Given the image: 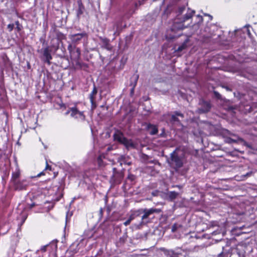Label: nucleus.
I'll list each match as a JSON object with an SVG mask.
<instances>
[{
	"label": "nucleus",
	"instance_id": "f257e3e1",
	"mask_svg": "<svg viewBox=\"0 0 257 257\" xmlns=\"http://www.w3.org/2000/svg\"><path fill=\"white\" fill-rule=\"evenodd\" d=\"M177 14V18L175 19L171 27L172 31H176L184 29L186 27L183 23L192 17L195 14V11L183 6L179 8Z\"/></svg>",
	"mask_w": 257,
	"mask_h": 257
},
{
	"label": "nucleus",
	"instance_id": "f03ea898",
	"mask_svg": "<svg viewBox=\"0 0 257 257\" xmlns=\"http://www.w3.org/2000/svg\"><path fill=\"white\" fill-rule=\"evenodd\" d=\"M161 212L162 210L160 208L154 207L142 208V215L140 224L141 225H147L151 222L156 215L159 214Z\"/></svg>",
	"mask_w": 257,
	"mask_h": 257
},
{
	"label": "nucleus",
	"instance_id": "7ed1b4c3",
	"mask_svg": "<svg viewBox=\"0 0 257 257\" xmlns=\"http://www.w3.org/2000/svg\"><path fill=\"white\" fill-rule=\"evenodd\" d=\"M113 140L123 145L127 150L136 148V145L132 140L128 139L124 136L123 134L119 130H116L113 135Z\"/></svg>",
	"mask_w": 257,
	"mask_h": 257
},
{
	"label": "nucleus",
	"instance_id": "20e7f679",
	"mask_svg": "<svg viewBox=\"0 0 257 257\" xmlns=\"http://www.w3.org/2000/svg\"><path fill=\"white\" fill-rule=\"evenodd\" d=\"M198 106V112L202 114L209 112L212 108V104L210 100L202 96L199 99Z\"/></svg>",
	"mask_w": 257,
	"mask_h": 257
},
{
	"label": "nucleus",
	"instance_id": "39448f33",
	"mask_svg": "<svg viewBox=\"0 0 257 257\" xmlns=\"http://www.w3.org/2000/svg\"><path fill=\"white\" fill-rule=\"evenodd\" d=\"M171 162L168 160L169 164H173L175 165L176 169H179L183 167V162L181 157L179 156L176 153V149L170 154Z\"/></svg>",
	"mask_w": 257,
	"mask_h": 257
},
{
	"label": "nucleus",
	"instance_id": "423d86ee",
	"mask_svg": "<svg viewBox=\"0 0 257 257\" xmlns=\"http://www.w3.org/2000/svg\"><path fill=\"white\" fill-rule=\"evenodd\" d=\"M14 188L16 191H22L26 190L28 186V182L25 179L17 181L15 180L14 182L12 183Z\"/></svg>",
	"mask_w": 257,
	"mask_h": 257
},
{
	"label": "nucleus",
	"instance_id": "0eeeda50",
	"mask_svg": "<svg viewBox=\"0 0 257 257\" xmlns=\"http://www.w3.org/2000/svg\"><path fill=\"white\" fill-rule=\"evenodd\" d=\"M123 178V173L121 172L118 171L115 168H113V174L111 177V181L114 183L120 184Z\"/></svg>",
	"mask_w": 257,
	"mask_h": 257
},
{
	"label": "nucleus",
	"instance_id": "6e6552de",
	"mask_svg": "<svg viewBox=\"0 0 257 257\" xmlns=\"http://www.w3.org/2000/svg\"><path fill=\"white\" fill-rule=\"evenodd\" d=\"M128 238L127 229H125L121 236L119 237L115 241V245L117 247L122 248L127 241Z\"/></svg>",
	"mask_w": 257,
	"mask_h": 257
},
{
	"label": "nucleus",
	"instance_id": "1a4fd4ad",
	"mask_svg": "<svg viewBox=\"0 0 257 257\" xmlns=\"http://www.w3.org/2000/svg\"><path fill=\"white\" fill-rule=\"evenodd\" d=\"M144 125H146L145 130L149 135L154 136L158 133V128L156 125L151 123H145Z\"/></svg>",
	"mask_w": 257,
	"mask_h": 257
},
{
	"label": "nucleus",
	"instance_id": "9d476101",
	"mask_svg": "<svg viewBox=\"0 0 257 257\" xmlns=\"http://www.w3.org/2000/svg\"><path fill=\"white\" fill-rule=\"evenodd\" d=\"M87 35L85 32L75 34H71L69 35V38L74 43H79L83 37H87Z\"/></svg>",
	"mask_w": 257,
	"mask_h": 257
},
{
	"label": "nucleus",
	"instance_id": "9b49d317",
	"mask_svg": "<svg viewBox=\"0 0 257 257\" xmlns=\"http://www.w3.org/2000/svg\"><path fill=\"white\" fill-rule=\"evenodd\" d=\"M183 252L184 250L181 248L177 247L174 249L167 250L166 254L168 257H179Z\"/></svg>",
	"mask_w": 257,
	"mask_h": 257
},
{
	"label": "nucleus",
	"instance_id": "f8f14e48",
	"mask_svg": "<svg viewBox=\"0 0 257 257\" xmlns=\"http://www.w3.org/2000/svg\"><path fill=\"white\" fill-rule=\"evenodd\" d=\"M246 246L244 244H238L234 249L238 257H245Z\"/></svg>",
	"mask_w": 257,
	"mask_h": 257
},
{
	"label": "nucleus",
	"instance_id": "ddd939ff",
	"mask_svg": "<svg viewBox=\"0 0 257 257\" xmlns=\"http://www.w3.org/2000/svg\"><path fill=\"white\" fill-rule=\"evenodd\" d=\"M102 45L101 47L102 48L105 49L108 51H111L112 49V46L109 43V40L107 38H103L102 37L99 38Z\"/></svg>",
	"mask_w": 257,
	"mask_h": 257
},
{
	"label": "nucleus",
	"instance_id": "4468645a",
	"mask_svg": "<svg viewBox=\"0 0 257 257\" xmlns=\"http://www.w3.org/2000/svg\"><path fill=\"white\" fill-rule=\"evenodd\" d=\"M165 198L169 201L173 202L174 201L179 195V193L175 191H168L165 194Z\"/></svg>",
	"mask_w": 257,
	"mask_h": 257
},
{
	"label": "nucleus",
	"instance_id": "2eb2a0df",
	"mask_svg": "<svg viewBox=\"0 0 257 257\" xmlns=\"http://www.w3.org/2000/svg\"><path fill=\"white\" fill-rule=\"evenodd\" d=\"M52 59V56L50 53V51L48 48H46L43 51V60L45 62L50 64V60Z\"/></svg>",
	"mask_w": 257,
	"mask_h": 257
},
{
	"label": "nucleus",
	"instance_id": "dca6fc26",
	"mask_svg": "<svg viewBox=\"0 0 257 257\" xmlns=\"http://www.w3.org/2000/svg\"><path fill=\"white\" fill-rule=\"evenodd\" d=\"M177 116L183 117L184 114L179 111H175L174 112V114L171 115L170 121L173 122L180 121Z\"/></svg>",
	"mask_w": 257,
	"mask_h": 257
},
{
	"label": "nucleus",
	"instance_id": "f3484780",
	"mask_svg": "<svg viewBox=\"0 0 257 257\" xmlns=\"http://www.w3.org/2000/svg\"><path fill=\"white\" fill-rule=\"evenodd\" d=\"M20 176V170L18 167V164H17L15 172H13L12 174V178H11V183L14 182L15 180L17 181L18 180Z\"/></svg>",
	"mask_w": 257,
	"mask_h": 257
},
{
	"label": "nucleus",
	"instance_id": "a211bd4d",
	"mask_svg": "<svg viewBox=\"0 0 257 257\" xmlns=\"http://www.w3.org/2000/svg\"><path fill=\"white\" fill-rule=\"evenodd\" d=\"M213 89H214V87H212ZM212 97L213 99H215V100L217 101H224L225 98H223L222 95L217 91L215 90H213L212 91Z\"/></svg>",
	"mask_w": 257,
	"mask_h": 257
},
{
	"label": "nucleus",
	"instance_id": "6ab92c4d",
	"mask_svg": "<svg viewBox=\"0 0 257 257\" xmlns=\"http://www.w3.org/2000/svg\"><path fill=\"white\" fill-rule=\"evenodd\" d=\"M97 93V88L95 85V84H93V88L91 92V93L89 95V98L91 102V104L93 105V104H95L94 102V95H96Z\"/></svg>",
	"mask_w": 257,
	"mask_h": 257
},
{
	"label": "nucleus",
	"instance_id": "aec40b11",
	"mask_svg": "<svg viewBox=\"0 0 257 257\" xmlns=\"http://www.w3.org/2000/svg\"><path fill=\"white\" fill-rule=\"evenodd\" d=\"M95 234V231L94 229H91L87 231L86 235L88 238H93L94 239H95L98 237V236H96Z\"/></svg>",
	"mask_w": 257,
	"mask_h": 257
},
{
	"label": "nucleus",
	"instance_id": "412c9836",
	"mask_svg": "<svg viewBox=\"0 0 257 257\" xmlns=\"http://www.w3.org/2000/svg\"><path fill=\"white\" fill-rule=\"evenodd\" d=\"M131 213L132 214L134 218H136L142 215V208L131 210Z\"/></svg>",
	"mask_w": 257,
	"mask_h": 257
},
{
	"label": "nucleus",
	"instance_id": "4be33fe9",
	"mask_svg": "<svg viewBox=\"0 0 257 257\" xmlns=\"http://www.w3.org/2000/svg\"><path fill=\"white\" fill-rule=\"evenodd\" d=\"M70 108L71 116L73 117H77V116H76V114H77L78 113V112H79V111L78 110L77 107L76 106H74V107H70Z\"/></svg>",
	"mask_w": 257,
	"mask_h": 257
},
{
	"label": "nucleus",
	"instance_id": "5701e85b",
	"mask_svg": "<svg viewBox=\"0 0 257 257\" xmlns=\"http://www.w3.org/2000/svg\"><path fill=\"white\" fill-rule=\"evenodd\" d=\"M137 81H130L129 86L131 87L130 89V95L133 96L134 94L135 88L137 85Z\"/></svg>",
	"mask_w": 257,
	"mask_h": 257
},
{
	"label": "nucleus",
	"instance_id": "b1692460",
	"mask_svg": "<svg viewBox=\"0 0 257 257\" xmlns=\"http://www.w3.org/2000/svg\"><path fill=\"white\" fill-rule=\"evenodd\" d=\"M224 142L226 143L229 144H232L233 143H236V140H234L230 137L228 136H224Z\"/></svg>",
	"mask_w": 257,
	"mask_h": 257
},
{
	"label": "nucleus",
	"instance_id": "393cba45",
	"mask_svg": "<svg viewBox=\"0 0 257 257\" xmlns=\"http://www.w3.org/2000/svg\"><path fill=\"white\" fill-rule=\"evenodd\" d=\"M187 41L184 42L183 44L179 46L178 48L176 50V52H180L183 50L187 48Z\"/></svg>",
	"mask_w": 257,
	"mask_h": 257
},
{
	"label": "nucleus",
	"instance_id": "a878e982",
	"mask_svg": "<svg viewBox=\"0 0 257 257\" xmlns=\"http://www.w3.org/2000/svg\"><path fill=\"white\" fill-rule=\"evenodd\" d=\"M58 98H59L60 101L61 102L60 103L57 102V104L59 106V108L62 110V111H64V110H66L67 109V107L66 104H64L62 102V100L61 99V98L59 97Z\"/></svg>",
	"mask_w": 257,
	"mask_h": 257
},
{
	"label": "nucleus",
	"instance_id": "bb28decb",
	"mask_svg": "<svg viewBox=\"0 0 257 257\" xmlns=\"http://www.w3.org/2000/svg\"><path fill=\"white\" fill-rule=\"evenodd\" d=\"M182 227V225L179 224H178V223H174L172 226V228H171V230H172V231L173 232H175L179 228H180Z\"/></svg>",
	"mask_w": 257,
	"mask_h": 257
},
{
	"label": "nucleus",
	"instance_id": "cd10ccee",
	"mask_svg": "<svg viewBox=\"0 0 257 257\" xmlns=\"http://www.w3.org/2000/svg\"><path fill=\"white\" fill-rule=\"evenodd\" d=\"M232 139H233L234 140H236V143H238V142H243L244 140L240 138L239 136H238L237 135H235V134H232Z\"/></svg>",
	"mask_w": 257,
	"mask_h": 257
},
{
	"label": "nucleus",
	"instance_id": "c85d7f7f",
	"mask_svg": "<svg viewBox=\"0 0 257 257\" xmlns=\"http://www.w3.org/2000/svg\"><path fill=\"white\" fill-rule=\"evenodd\" d=\"M3 60L4 61V64L2 67H6L8 65H9V61L7 56H3Z\"/></svg>",
	"mask_w": 257,
	"mask_h": 257
},
{
	"label": "nucleus",
	"instance_id": "c756f323",
	"mask_svg": "<svg viewBox=\"0 0 257 257\" xmlns=\"http://www.w3.org/2000/svg\"><path fill=\"white\" fill-rule=\"evenodd\" d=\"M127 179L128 180H130L132 182L135 181L136 179V176L133 174H129L127 176Z\"/></svg>",
	"mask_w": 257,
	"mask_h": 257
},
{
	"label": "nucleus",
	"instance_id": "7c9ffc66",
	"mask_svg": "<svg viewBox=\"0 0 257 257\" xmlns=\"http://www.w3.org/2000/svg\"><path fill=\"white\" fill-rule=\"evenodd\" d=\"M27 214L25 212H23L22 214V224L24 223L27 218Z\"/></svg>",
	"mask_w": 257,
	"mask_h": 257
},
{
	"label": "nucleus",
	"instance_id": "2f4dec72",
	"mask_svg": "<svg viewBox=\"0 0 257 257\" xmlns=\"http://www.w3.org/2000/svg\"><path fill=\"white\" fill-rule=\"evenodd\" d=\"M159 137L160 138H165L166 137L165 128L161 130V133L159 134Z\"/></svg>",
	"mask_w": 257,
	"mask_h": 257
},
{
	"label": "nucleus",
	"instance_id": "473e14b6",
	"mask_svg": "<svg viewBox=\"0 0 257 257\" xmlns=\"http://www.w3.org/2000/svg\"><path fill=\"white\" fill-rule=\"evenodd\" d=\"M161 194V192L158 190H155V191H153L152 192V196H160Z\"/></svg>",
	"mask_w": 257,
	"mask_h": 257
},
{
	"label": "nucleus",
	"instance_id": "72a5a7b5",
	"mask_svg": "<svg viewBox=\"0 0 257 257\" xmlns=\"http://www.w3.org/2000/svg\"><path fill=\"white\" fill-rule=\"evenodd\" d=\"M217 257H230L227 253H225L222 251L221 253L218 254Z\"/></svg>",
	"mask_w": 257,
	"mask_h": 257
},
{
	"label": "nucleus",
	"instance_id": "f704fd0d",
	"mask_svg": "<svg viewBox=\"0 0 257 257\" xmlns=\"http://www.w3.org/2000/svg\"><path fill=\"white\" fill-rule=\"evenodd\" d=\"M121 232V229L119 227H116L115 228V233L116 235H119V233Z\"/></svg>",
	"mask_w": 257,
	"mask_h": 257
},
{
	"label": "nucleus",
	"instance_id": "c9c22d12",
	"mask_svg": "<svg viewBox=\"0 0 257 257\" xmlns=\"http://www.w3.org/2000/svg\"><path fill=\"white\" fill-rule=\"evenodd\" d=\"M39 82H40V84L41 83V82L42 83L43 86L44 87V89H48V88H47L46 85L49 83L50 81H39Z\"/></svg>",
	"mask_w": 257,
	"mask_h": 257
},
{
	"label": "nucleus",
	"instance_id": "e433bc0d",
	"mask_svg": "<svg viewBox=\"0 0 257 257\" xmlns=\"http://www.w3.org/2000/svg\"><path fill=\"white\" fill-rule=\"evenodd\" d=\"M14 27V25L13 24H10L8 25V29L10 32L13 31Z\"/></svg>",
	"mask_w": 257,
	"mask_h": 257
},
{
	"label": "nucleus",
	"instance_id": "4c0bfd02",
	"mask_svg": "<svg viewBox=\"0 0 257 257\" xmlns=\"http://www.w3.org/2000/svg\"><path fill=\"white\" fill-rule=\"evenodd\" d=\"M106 211L108 214H109L111 211V206L110 205H106Z\"/></svg>",
	"mask_w": 257,
	"mask_h": 257
},
{
	"label": "nucleus",
	"instance_id": "58836bf2",
	"mask_svg": "<svg viewBox=\"0 0 257 257\" xmlns=\"http://www.w3.org/2000/svg\"><path fill=\"white\" fill-rule=\"evenodd\" d=\"M103 209L102 207H101L99 209V213H98V215H99V216L100 218H102V216H103Z\"/></svg>",
	"mask_w": 257,
	"mask_h": 257
},
{
	"label": "nucleus",
	"instance_id": "ea45409f",
	"mask_svg": "<svg viewBox=\"0 0 257 257\" xmlns=\"http://www.w3.org/2000/svg\"><path fill=\"white\" fill-rule=\"evenodd\" d=\"M197 18L198 19V23H201L203 21V18L202 16H201L200 15H198L197 16Z\"/></svg>",
	"mask_w": 257,
	"mask_h": 257
},
{
	"label": "nucleus",
	"instance_id": "a19ab883",
	"mask_svg": "<svg viewBox=\"0 0 257 257\" xmlns=\"http://www.w3.org/2000/svg\"><path fill=\"white\" fill-rule=\"evenodd\" d=\"M225 133V134L227 135H228L229 136L228 137H232V134H233V133H231L230 131H229L228 130H225L224 131Z\"/></svg>",
	"mask_w": 257,
	"mask_h": 257
},
{
	"label": "nucleus",
	"instance_id": "79ce46f5",
	"mask_svg": "<svg viewBox=\"0 0 257 257\" xmlns=\"http://www.w3.org/2000/svg\"><path fill=\"white\" fill-rule=\"evenodd\" d=\"M15 24L17 26V29L18 31H20L21 30V28L20 27V23H19V21H16L15 22Z\"/></svg>",
	"mask_w": 257,
	"mask_h": 257
},
{
	"label": "nucleus",
	"instance_id": "37998d69",
	"mask_svg": "<svg viewBox=\"0 0 257 257\" xmlns=\"http://www.w3.org/2000/svg\"><path fill=\"white\" fill-rule=\"evenodd\" d=\"M4 81H0V90H2L4 88Z\"/></svg>",
	"mask_w": 257,
	"mask_h": 257
},
{
	"label": "nucleus",
	"instance_id": "c03bdc74",
	"mask_svg": "<svg viewBox=\"0 0 257 257\" xmlns=\"http://www.w3.org/2000/svg\"><path fill=\"white\" fill-rule=\"evenodd\" d=\"M69 113H70V108L69 107L66 111L63 113L65 115H67Z\"/></svg>",
	"mask_w": 257,
	"mask_h": 257
},
{
	"label": "nucleus",
	"instance_id": "a18cd8bd",
	"mask_svg": "<svg viewBox=\"0 0 257 257\" xmlns=\"http://www.w3.org/2000/svg\"><path fill=\"white\" fill-rule=\"evenodd\" d=\"M48 244L47 245H44V246H43L41 248V250L43 251V252H45L46 251V248L47 247V246H48Z\"/></svg>",
	"mask_w": 257,
	"mask_h": 257
},
{
	"label": "nucleus",
	"instance_id": "49530a36",
	"mask_svg": "<svg viewBox=\"0 0 257 257\" xmlns=\"http://www.w3.org/2000/svg\"><path fill=\"white\" fill-rule=\"evenodd\" d=\"M135 219V218H134V217L133 216L132 214L131 213V214L130 215L127 219L130 220V221L131 222L132 220H133Z\"/></svg>",
	"mask_w": 257,
	"mask_h": 257
},
{
	"label": "nucleus",
	"instance_id": "de8ad7c7",
	"mask_svg": "<svg viewBox=\"0 0 257 257\" xmlns=\"http://www.w3.org/2000/svg\"><path fill=\"white\" fill-rule=\"evenodd\" d=\"M131 222L130 221V220L127 219L125 222H123V224L125 226H127L128 225H129L130 224Z\"/></svg>",
	"mask_w": 257,
	"mask_h": 257
},
{
	"label": "nucleus",
	"instance_id": "09e8293b",
	"mask_svg": "<svg viewBox=\"0 0 257 257\" xmlns=\"http://www.w3.org/2000/svg\"><path fill=\"white\" fill-rule=\"evenodd\" d=\"M37 205L35 203L33 202L29 205V208L32 209L33 207Z\"/></svg>",
	"mask_w": 257,
	"mask_h": 257
},
{
	"label": "nucleus",
	"instance_id": "8fccbe9b",
	"mask_svg": "<svg viewBox=\"0 0 257 257\" xmlns=\"http://www.w3.org/2000/svg\"><path fill=\"white\" fill-rule=\"evenodd\" d=\"M76 53H77V57H79L80 55V50L79 49L77 48L76 49Z\"/></svg>",
	"mask_w": 257,
	"mask_h": 257
},
{
	"label": "nucleus",
	"instance_id": "3c124183",
	"mask_svg": "<svg viewBox=\"0 0 257 257\" xmlns=\"http://www.w3.org/2000/svg\"><path fill=\"white\" fill-rule=\"evenodd\" d=\"M218 233H220V232L219 231H218V230H215V231H213L212 232V234L213 235H216V234H217Z\"/></svg>",
	"mask_w": 257,
	"mask_h": 257
},
{
	"label": "nucleus",
	"instance_id": "603ef678",
	"mask_svg": "<svg viewBox=\"0 0 257 257\" xmlns=\"http://www.w3.org/2000/svg\"><path fill=\"white\" fill-rule=\"evenodd\" d=\"M115 26L116 27V31L114 33V35H115L117 33H119V31H118V26L117 24H116L115 25Z\"/></svg>",
	"mask_w": 257,
	"mask_h": 257
},
{
	"label": "nucleus",
	"instance_id": "864d4df0",
	"mask_svg": "<svg viewBox=\"0 0 257 257\" xmlns=\"http://www.w3.org/2000/svg\"><path fill=\"white\" fill-rule=\"evenodd\" d=\"M223 87L226 88V89L227 91H231L232 90L229 87H228V86H223Z\"/></svg>",
	"mask_w": 257,
	"mask_h": 257
},
{
	"label": "nucleus",
	"instance_id": "5fc2aeb1",
	"mask_svg": "<svg viewBox=\"0 0 257 257\" xmlns=\"http://www.w3.org/2000/svg\"><path fill=\"white\" fill-rule=\"evenodd\" d=\"M123 158L124 159V157H121V160H122V161L123 162H124L125 164H127L128 165H131V164H132V163H131V162H128V163H125V162H124V161H123V160H122V159H123Z\"/></svg>",
	"mask_w": 257,
	"mask_h": 257
},
{
	"label": "nucleus",
	"instance_id": "6e6d98bb",
	"mask_svg": "<svg viewBox=\"0 0 257 257\" xmlns=\"http://www.w3.org/2000/svg\"><path fill=\"white\" fill-rule=\"evenodd\" d=\"M46 169H51V167L48 164L47 162H46Z\"/></svg>",
	"mask_w": 257,
	"mask_h": 257
},
{
	"label": "nucleus",
	"instance_id": "4d7b16f0",
	"mask_svg": "<svg viewBox=\"0 0 257 257\" xmlns=\"http://www.w3.org/2000/svg\"><path fill=\"white\" fill-rule=\"evenodd\" d=\"M71 48H72L71 46V45H69V46H68V50H69V52H70V53L71 54H72V50H71Z\"/></svg>",
	"mask_w": 257,
	"mask_h": 257
},
{
	"label": "nucleus",
	"instance_id": "13d9d810",
	"mask_svg": "<svg viewBox=\"0 0 257 257\" xmlns=\"http://www.w3.org/2000/svg\"><path fill=\"white\" fill-rule=\"evenodd\" d=\"M82 13V12L81 10V9L80 8L78 11V13H77V15H81V14Z\"/></svg>",
	"mask_w": 257,
	"mask_h": 257
},
{
	"label": "nucleus",
	"instance_id": "bf43d9fd",
	"mask_svg": "<svg viewBox=\"0 0 257 257\" xmlns=\"http://www.w3.org/2000/svg\"><path fill=\"white\" fill-rule=\"evenodd\" d=\"M80 116H82L83 115V112L79 111L78 113Z\"/></svg>",
	"mask_w": 257,
	"mask_h": 257
},
{
	"label": "nucleus",
	"instance_id": "052dcab7",
	"mask_svg": "<svg viewBox=\"0 0 257 257\" xmlns=\"http://www.w3.org/2000/svg\"><path fill=\"white\" fill-rule=\"evenodd\" d=\"M107 198H105V203L106 205L107 204Z\"/></svg>",
	"mask_w": 257,
	"mask_h": 257
},
{
	"label": "nucleus",
	"instance_id": "680f3d73",
	"mask_svg": "<svg viewBox=\"0 0 257 257\" xmlns=\"http://www.w3.org/2000/svg\"><path fill=\"white\" fill-rule=\"evenodd\" d=\"M251 173V172H250V173H247L246 174V175H245V176H249V175H250Z\"/></svg>",
	"mask_w": 257,
	"mask_h": 257
},
{
	"label": "nucleus",
	"instance_id": "e2e57ef3",
	"mask_svg": "<svg viewBox=\"0 0 257 257\" xmlns=\"http://www.w3.org/2000/svg\"><path fill=\"white\" fill-rule=\"evenodd\" d=\"M245 144H246V146L248 147V148H250V146L248 144H247V143L246 142H245Z\"/></svg>",
	"mask_w": 257,
	"mask_h": 257
},
{
	"label": "nucleus",
	"instance_id": "0e129e2a",
	"mask_svg": "<svg viewBox=\"0 0 257 257\" xmlns=\"http://www.w3.org/2000/svg\"><path fill=\"white\" fill-rule=\"evenodd\" d=\"M42 144L44 145L45 149H47V146H45V145H44V143H42Z\"/></svg>",
	"mask_w": 257,
	"mask_h": 257
},
{
	"label": "nucleus",
	"instance_id": "69168bd1",
	"mask_svg": "<svg viewBox=\"0 0 257 257\" xmlns=\"http://www.w3.org/2000/svg\"><path fill=\"white\" fill-rule=\"evenodd\" d=\"M41 174H42V173H41L37 175V176H38V177L40 176H41Z\"/></svg>",
	"mask_w": 257,
	"mask_h": 257
},
{
	"label": "nucleus",
	"instance_id": "338daca9",
	"mask_svg": "<svg viewBox=\"0 0 257 257\" xmlns=\"http://www.w3.org/2000/svg\"><path fill=\"white\" fill-rule=\"evenodd\" d=\"M138 78H139V76H137V77H136V79L137 80H138Z\"/></svg>",
	"mask_w": 257,
	"mask_h": 257
},
{
	"label": "nucleus",
	"instance_id": "774afa93",
	"mask_svg": "<svg viewBox=\"0 0 257 257\" xmlns=\"http://www.w3.org/2000/svg\"><path fill=\"white\" fill-rule=\"evenodd\" d=\"M99 252H98L97 254H96V255H99Z\"/></svg>",
	"mask_w": 257,
	"mask_h": 257
}]
</instances>
